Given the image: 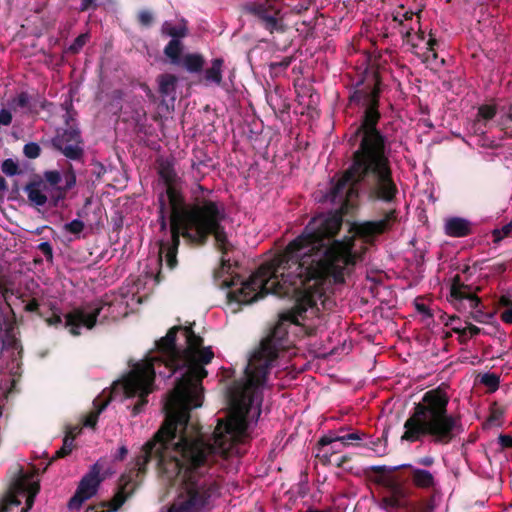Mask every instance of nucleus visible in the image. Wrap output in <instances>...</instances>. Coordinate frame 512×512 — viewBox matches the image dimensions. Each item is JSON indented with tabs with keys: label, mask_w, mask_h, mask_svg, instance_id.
Listing matches in <instances>:
<instances>
[{
	"label": "nucleus",
	"mask_w": 512,
	"mask_h": 512,
	"mask_svg": "<svg viewBox=\"0 0 512 512\" xmlns=\"http://www.w3.org/2000/svg\"><path fill=\"white\" fill-rule=\"evenodd\" d=\"M379 85V77L375 74L373 85L357 89L350 96L351 102L361 104L365 110L350 138V142L360 138L358 148L352 153L351 163L336 181H331L327 199L334 204L348 205L360 193L371 202L390 204L398 194L387 137L377 128L381 118Z\"/></svg>",
	"instance_id": "7ed1b4c3"
},
{
	"label": "nucleus",
	"mask_w": 512,
	"mask_h": 512,
	"mask_svg": "<svg viewBox=\"0 0 512 512\" xmlns=\"http://www.w3.org/2000/svg\"><path fill=\"white\" fill-rule=\"evenodd\" d=\"M397 222V211L391 209L379 220L365 221L355 226L356 235L367 244H373L376 238L392 229Z\"/></svg>",
	"instance_id": "ddd939ff"
},
{
	"label": "nucleus",
	"mask_w": 512,
	"mask_h": 512,
	"mask_svg": "<svg viewBox=\"0 0 512 512\" xmlns=\"http://www.w3.org/2000/svg\"><path fill=\"white\" fill-rule=\"evenodd\" d=\"M158 175L165 185V190L157 197L158 223L160 231L166 232L169 217H195L227 216L225 204L217 199L213 191L198 185L192 191L191 202H187L183 193L182 179L178 176L169 161H161Z\"/></svg>",
	"instance_id": "39448f33"
},
{
	"label": "nucleus",
	"mask_w": 512,
	"mask_h": 512,
	"mask_svg": "<svg viewBox=\"0 0 512 512\" xmlns=\"http://www.w3.org/2000/svg\"><path fill=\"white\" fill-rule=\"evenodd\" d=\"M444 232L447 236L462 238L473 233L472 223L462 217H450L446 219Z\"/></svg>",
	"instance_id": "a211bd4d"
},
{
	"label": "nucleus",
	"mask_w": 512,
	"mask_h": 512,
	"mask_svg": "<svg viewBox=\"0 0 512 512\" xmlns=\"http://www.w3.org/2000/svg\"><path fill=\"white\" fill-rule=\"evenodd\" d=\"M498 443L500 445L501 450L512 448V436L507 434H500L498 437Z\"/></svg>",
	"instance_id": "a18cd8bd"
},
{
	"label": "nucleus",
	"mask_w": 512,
	"mask_h": 512,
	"mask_svg": "<svg viewBox=\"0 0 512 512\" xmlns=\"http://www.w3.org/2000/svg\"><path fill=\"white\" fill-rule=\"evenodd\" d=\"M317 454L316 458L322 463V465L327 466L333 463L332 457L341 451L340 447L337 443L329 444V445H320L319 441L316 444Z\"/></svg>",
	"instance_id": "393cba45"
},
{
	"label": "nucleus",
	"mask_w": 512,
	"mask_h": 512,
	"mask_svg": "<svg viewBox=\"0 0 512 512\" xmlns=\"http://www.w3.org/2000/svg\"><path fill=\"white\" fill-rule=\"evenodd\" d=\"M12 122V113L7 109L0 110V126H9Z\"/></svg>",
	"instance_id": "49530a36"
},
{
	"label": "nucleus",
	"mask_w": 512,
	"mask_h": 512,
	"mask_svg": "<svg viewBox=\"0 0 512 512\" xmlns=\"http://www.w3.org/2000/svg\"><path fill=\"white\" fill-rule=\"evenodd\" d=\"M161 32L163 35L170 36L172 39L185 38L188 35L187 22L182 20L179 25H174L169 21L162 24Z\"/></svg>",
	"instance_id": "b1692460"
},
{
	"label": "nucleus",
	"mask_w": 512,
	"mask_h": 512,
	"mask_svg": "<svg viewBox=\"0 0 512 512\" xmlns=\"http://www.w3.org/2000/svg\"><path fill=\"white\" fill-rule=\"evenodd\" d=\"M248 11L255 15L260 24L270 33L285 31V25L280 18V10L269 3H253L248 6Z\"/></svg>",
	"instance_id": "2eb2a0df"
},
{
	"label": "nucleus",
	"mask_w": 512,
	"mask_h": 512,
	"mask_svg": "<svg viewBox=\"0 0 512 512\" xmlns=\"http://www.w3.org/2000/svg\"><path fill=\"white\" fill-rule=\"evenodd\" d=\"M76 438V434H71V432H66L64 438H63V447L66 449H69V452H72L74 445V440Z\"/></svg>",
	"instance_id": "c03bdc74"
},
{
	"label": "nucleus",
	"mask_w": 512,
	"mask_h": 512,
	"mask_svg": "<svg viewBox=\"0 0 512 512\" xmlns=\"http://www.w3.org/2000/svg\"><path fill=\"white\" fill-rule=\"evenodd\" d=\"M170 238L159 241L158 263L159 271L154 280L157 284L161 283L165 277L163 274V263L169 271H173L178 266V249L180 246V237H183L188 243L195 246H205L208 240L213 236L215 247L225 254L228 250L229 239L223 225L227 216L195 217H169Z\"/></svg>",
	"instance_id": "423d86ee"
},
{
	"label": "nucleus",
	"mask_w": 512,
	"mask_h": 512,
	"mask_svg": "<svg viewBox=\"0 0 512 512\" xmlns=\"http://www.w3.org/2000/svg\"><path fill=\"white\" fill-rule=\"evenodd\" d=\"M51 105L44 97L39 94L31 95V103L29 105V112L38 114L40 110H44L47 106Z\"/></svg>",
	"instance_id": "c756f323"
},
{
	"label": "nucleus",
	"mask_w": 512,
	"mask_h": 512,
	"mask_svg": "<svg viewBox=\"0 0 512 512\" xmlns=\"http://www.w3.org/2000/svg\"><path fill=\"white\" fill-rule=\"evenodd\" d=\"M48 187L49 204L56 208L66 199L67 193L76 186V173L71 164L61 173L58 170H48L41 179Z\"/></svg>",
	"instance_id": "1a4fd4ad"
},
{
	"label": "nucleus",
	"mask_w": 512,
	"mask_h": 512,
	"mask_svg": "<svg viewBox=\"0 0 512 512\" xmlns=\"http://www.w3.org/2000/svg\"><path fill=\"white\" fill-rule=\"evenodd\" d=\"M500 317L504 323L512 324V308H508L502 312Z\"/></svg>",
	"instance_id": "680f3d73"
},
{
	"label": "nucleus",
	"mask_w": 512,
	"mask_h": 512,
	"mask_svg": "<svg viewBox=\"0 0 512 512\" xmlns=\"http://www.w3.org/2000/svg\"><path fill=\"white\" fill-rule=\"evenodd\" d=\"M1 169L7 176H14L19 173L18 164L10 158L2 162Z\"/></svg>",
	"instance_id": "f704fd0d"
},
{
	"label": "nucleus",
	"mask_w": 512,
	"mask_h": 512,
	"mask_svg": "<svg viewBox=\"0 0 512 512\" xmlns=\"http://www.w3.org/2000/svg\"><path fill=\"white\" fill-rule=\"evenodd\" d=\"M92 165V174L96 177V179H100L106 173L105 166L98 161L93 162Z\"/></svg>",
	"instance_id": "de8ad7c7"
},
{
	"label": "nucleus",
	"mask_w": 512,
	"mask_h": 512,
	"mask_svg": "<svg viewBox=\"0 0 512 512\" xmlns=\"http://www.w3.org/2000/svg\"><path fill=\"white\" fill-rule=\"evenodd\" d=\"M159 84V93L162 97H169L175 93L177 77L173 74H161L157 78Z\"/></svg>",
	"instance_id": "a878e982"
},
{
	"label": "nucleus",
	"mask_w": 512,
	"mask_h": 512,
	"mask_svg": "<svg viewBox=\"0 0 512 512\" xmlns=\"http://www.w3.org/2000/svg\"><path fill=\"white\" fill-rule=\"evenodd\" d=\"M224 59L214 58L211 61V67L203 70V76L201 81L205 85L215 84L220 86L222 84V73H223Z\"/></svg>",
	"instance_id": "412c9836"
},
{
	"label": "nucleus",
	"mask_w": 512,
	"mask_h": 512,
	"mask_svg": "<svg viewBox=\"0 0 512 512\" xmlns=\"http://www.w3.org/2000/svg\"><path fill=\"white\" fill-rule=\"evenodd\" d=\"M24 311L27 313H35L38 317L44 318V314L40 311V303L38 299H30L24 306Z\"/></svg>",
	"instance_id": "58836bf2"
},
{
	"label": "nucleus",
	"mask_w": 512,
	"mask_h": 512,
	"mask_svg": "<svg viewBox=\"0 0 512 512\" xmlns=\"http://www.w3.org/2000/svg\"><path fill=\"white\" fill-rule=\"evenodd\" d=\"M180 65L189 73L198 74L203 71L205 58L200 53H187L182 57Z\"/></svg>",
	"instance_id": "5701e85b"
},
{
	"label": "nucleus",
	"mask_w": 512,
	"mask_h": 512,
	"mask_svg": "<svg viewBox=\"0 0 512 512\" xmlns=\"http://www.w3.org/2000/svg\"><path fill=\"white\" fill-rule=\"evenodd\" d=\"M97 0H81L80 11L94 10L97 8Z\"/></svg>",
	"instance_id": "3c124183"
},
{
	"label": "nucleus",
	"mask_w": 512,
	"mask_h": 512,
	"mask_svg": "<svg viewBox=\"0 0 512 512\" xmlns=\"http://www.w3.org/2000/svg\"><path fill=\"white\" fill-rule=\"evenodd\" d=\"M89 38L90 36L88 33L80 34L74 39L73 43L68 47V52L72 54L79 53L85 46V44L88 42Z\"/></svg>",
	"instance_id": "473e14b6"
},
{
	"label": "nucleus",
	"mask_w": 512,
	"mask_h": 512,
	"mask_svg": "<svg viewBox=\"0 0 512 512\" xmlns=\"http://www.w3.org/2000/svg\"><path fill=\"white\" fill-rule=\"evenodd\" d=\"M478 115L485 120H491L496 115V109L490 105H482L478 109Z\"/></svg>",
	"instance_id": "a19ab883"
},
{
	"label": "nucleus",
	"mask_w": 512,
	"mask_h": 512,
	"mask_svg": "<svg viewBox=\"0 0 512 512\" xmlns=\"http://www.w3.org/2000/svg\"><path fill=\"white\" fill-rule=\"evenodd\" d=\"M71 452H69V449H66L65 447H61L59 450L55 452V454L52 456L49 464L57 459L64 458L68 456Z\"/></svg>",
	"instance_id": "4d7b16f0"
},
{
	"label": "nucleus",
	"mask_w": 512,
	"mask_h": 512,
	"mask_svg": "<svg viewBox=\"0 0 512 512\" xmlns=\"http://www.w3.org/2000/svg\"><path fill=\"white\" fill-rule=\"evenodd\" d=\"M401 468L409 469V477L416 488L423 490L435 489L437 481L433 473L425 469L414 467L411 464H403L400 466H372L371 470L374 473L384 474L396 472Z\"/></svg>",
	"instance_id": "4468645a"
},
{
	"label": "nucleus",
	"mask_w": 512,
	"mask_h": 512,
	"mask_svg": "<svg viewBox=\"0 0 512 512\" xmlns=\"http://www.w3.org/2000/svg\"><path fill=\"white\" fill-rule=\"evenodd\" d=\"M416 309L419 313H422L424 315H427L428 317H432V313L430 309L425 304H416Z\"/></svg>",
	"instance_id": "338daca9"
},
{
	"label": "nucleus",
	"mask_w": 512,
	"mask_h": 512,
	"mask_svg": "<svg viewBox=\"0 0 512 512\" xmlns=\"http://www.w3.org/2000/svg\"><path fill=\"white\" fill-rule=\"evenodd\" d=\"M12 103L20 108H26L29 111V105L31 103V95L27 92H21L12 100Z\"/></svg>",
	"instance_id": "c9c22d12"
},
{
	"label": "nucleus",
	"mask_w": 512,
	"mask_h": 512,
	"mask_svg": "<svg viewBox=\"0 0 512 512\" xmlns=\"http://www.w3.org/2000/svg\"><path fill=\"white\" fill-rule=\"evenodd\" d=\"M438 45V41L436 38L432 36V33H430V38L427 42V52H425L422 55V61L423 62H430L432 60H436L438 57V54L435 50V47Z\"/></svg>",
	"instance_id": "7c9ffc66"
},
{
	"label": "nucleus",
	"mask_w": 512,
	"mask_h": 512,
	"mask_svg": "<svg viewBox=\"0 0 512 512\" xmlns=\"http://www.w3.org/2000/svg\"><path fill=\"white\" fill-rule=\"evenodd\" d=\"M499 305L502 307L512 308V295L507 293L499 298Z\"/></svg>",
	"instance_id": "5fc2aeb1"
},
{
	"label": "nucleus",
	"mask_w": 512,
	"mask_h": 512,
	"mask_svg": "<svg viewBox=\"0 0 512 512\" xmlns=\"http://www.w3.org/2000/svg\"><path fill=\"white\" fill-rule=\"evenodd\" d=\"M450 297L454 302H461L463 300H468L469 307L475 311L473 314V319L477 322H482L481 316L483 312L478 310V307L481 304V299L474 293L470 291V286L461 282V278L459 275L454 276L452 279L451 287H450Z\"/></svg>",
	"instance_id": "dca6fc26"
},
{
	"label": "nucleus",
	"mask_w": 512,
	"mask_h": 512,
	"mask_svg": "<svg viewBox=\"0 0 512 512\" xmlns=\"http://www.w3.org/2000/svg\"><path fill=\"white\" fill-rule=\"evenodd\" d=\"M434 509V505L432 502L426 503L423 507H421L420 512H432Z\"/></svg>",
	"instance_id": "774afa93"
},
{
	"label": "nucleus",
	"mask_w": 512,
	"mask_h": 512,
	"mask_svg": "<svg viewBox=\"0 0 512 512\" xmlns=\"http://www.w3.org/2000/svg\"><path fill=\"white\" fill-rule=\"evenodd\" d=\"M506 271L505 263H497L491 267V272L494 274H502Z\"/></svg>",
	"instance_id": "69168bd1"
},
{
	"label": "nucleus",
	"mask_w": 512,
	"mask_h": 512,
	"mask_svg": "<svg viewBox=\"0 0 512 512\" xmlns=\"http://www.w3.org/2000/svg\"><path fill=\"white\" fill-rule=\"evenodd\" d=\"M63 108L66 110V114H65V123L66 125L69 127V126H72L70 124V121H73L74 118H73V115L75 114L74 110H73V107H72V104L71 103H64L63 105Z\"/></svg>",
	"instance_id": "09e8293b"
},
{
	"label": "nucleus",
	"mask_w": 512,
	"mask_h": 512,
	"mask_svg": "<svg viewBox=\"0 0 512 512\" xmlns=\"http://www.w3.org/2000/svg\"><path fill=\"white\" fill-rule=\"evenodd\" d=\"M466 329H467V331H468V333H469L470 337H474V336H476V335L480 334V333H481V331H482V329H481V328H479V327H477V326H475V325H473V324H471V323H469V324L466 326Z\"/></svg>",
	"instance_id": "0e129e2a"
},
{
	"label": "nucleus",
	"mask_w": 512,
	"mask_h": 512,
	"mask_svg": "<svg viewBox=\"0 0 512 512\" xmlns=\"http://www.w3.org/2000/svg\"><path fill=\"white\" fill-rule=\"evenodd\" d=\"M366 437V434L362 431H352L347 434H340L338 432H329L327 435L322 436L319 439L320 445H329L333 443H337V445L342 449L343 447H347L350 445L353 446H361L360 441Z\"/></svg>",
	"instance_id": "f3484780"
},
{
	"label": "nucleus",
	"mask_w": 512,
	"mask_h": 512,
	"mask_svg": "<svg viewBox=\"0 0 512 512\" xmlns=\"http://www.w3.org/2000/svg\"><path fill=\"white\" fill-rule=\"evenodd\" d=\"M84 222L79 219H74L64 225V229L71 234H80L84 230Z\"/></svg>",
	"instance_id": "e433bc0d"
},
{
	"label": "nucleus",
	"mask_w": 512,
	"mask_h": 512,
	"mask_svg": "<svg viewBox=\"0 0 512 512\" xmlns=\"http://www.w3.org/2000/svg\"><path fill=\"white\" fill-rule=\"evenodd\" d=\"M11 506H14V505L12 503H10V489H9L6 498L3 499L2 502L0 503V512H9Z\"/></svg>",
	"instance_id": "6e6d98bb"
},
{
	"label": "nucleus",
	"mask_w": 512,
	"mask_h": 512,
	"mask_svg": "<svg viewBox=\"0 0 512 512\" xmlns=\"http://www.w3.org/2000/svg\"><path fill=\"white\" fill-rule=\"evenodd\" d=\"M480 382L486 386L491 392H494L499 387V376L495 373H485L482 375Z\"/></svg>",
	"instance_id": "2f4dec72"
},
{
	"label": "nucleus",
	"mask_w": 512,
	"mask_h": 512,
	"mask_svg": "<svg viewBox=\"0 0 512 512\" xmlns=\"http://www.w3.org/2000/svg\"><path fill=\"white\" fill-rule=\"evenodd\" d=\"M351 456L349 455H343L341 457H338L333 461L332 464H334L337 468H344L345 464L349 461H351Z\"/></svg>",
	"instance_id": "bf43d9fd"
},
{
	"label": "nucleus",
	"mask_w": 512,
	"mask_h": 512,
	"mask_svg": "<svg viewBox=\"0 0 512 512\" xmlns=\"http://www.w3.org/2000/svg\"><path fill=\"white\" fill-rule=\"evenodd\" d=\"M137 20L141 26L149 27L154 21V16L149 10H141L137 15Z\"/></svg>",
	"instance_id": "ea45409f"
},
{
	"label": "nucleus",
	"mask_w": 512,
	"mask_h": 512,
	"mask_svg": "<svg viewBox=\"0 0 512 512\" xmlns=\"http://www.w3.org/2000/svg\"><path fill=\"white\" fill-rule=\"evenodd\" d=\"M435 463V459L432 456H424L417 459V464L424 466V467H430Z\"/></svg>",
	"instance_id": "13d9d810"
},
{
	"label": "nucleus",
	"mask_w": 512,
	"mask_h": 512,
	"mask_svg": "<svg viewBox=\"0 0 512 512\" xmlns=\"http://www.w3.org/2000/svg\"><path fill=\"white\" fill-rule=\"evenodd\" d=\"M183 43L179 39H171L164 48V55L173 65H180Z\"/></svg>",
	"instance_id": "bb28decb"
},
{
	"label": "nucleus",
	"mask_w": 512,
	"mask_h": 512,
	"mask_svg": "<svg viewBox=\"0 0 512 512\" xmlns=\"http://www.w3.org/2000/svg\"><path fill=\"white\" fill-rule=\"evenodd\" d=\"M382 440L380 438H377L376 440H369L368 442L361 444V446H364L366 448H369L373 451H377V446L381 444Z\"/></svg>",
	"instance_id": "e2e57ef3"
},
{
	"label": "nucleus",
	"mask_w": 512,
	"mask_h": 512,
	"mask_svg": "<svg viewBox=\"0 0 512 512\" xmlns=\"http://www.w3.org/2000/svg\"><path fill=\"white\" fill-rule=\"evenodd\" d=\"M109 401H101L100 402V399L99 398H96L94 401H93V404L95 406V412L98 413L99 415L105 410V408L107 407Z\"/></svg>",
	"instance_id": "052dcab7"
},
{
	"label": "nucleus",
	"mask_w": 512,
	"mask_h": 512,
	"mask_svg": "<svg viewBox=\"0 0 512 512\" xmlns=\"http://www.w3.org/2000/svg\"><path fill=\"white\" fill-rule=\"evenodd\" d=\"M102 308V305L99 304L94 305L89 310L82 307L75 308L65 315V322H63L59 308L55 304H51L52 314L50 316L44 315L42 319L49 327L59 328L63 326L69 329L71 335L79 336L81 327L92 329L96 325Z\"/></svg>",
	"instance_id": "6e6552de"
},
{
	"label": "nucleus",
	"mask_w": 512,
	"mask_h": 512,
	"mask_svg": "<svg viewBox=\"0 0 512 512\" xmlns=\"http://www.w3.org/2000/svg\"><path fill=\"white\" fill-rule=\"evenodd\" d=\"M452 331L458 334V341L461 344H466L468 342L469 338H471L466 327L452 328Z\"/></svg>",
	"instance_id": "37998d69"
},
{
	"label": "nucleus",
	"mask_w": 512,
	"mask_h": 512,
	"mask_svg": "<svg viewBox=\"0 0 512 512\" xmlns=\"http://www.w3.org/2000/svg\"><path fill=\"white\" fill-rule=\"evenodd\" d=\"M512 232V220L504 225L501 229H495L493 231L494 242L501 241L504 237H507Z\"/></svg>",
	"instance_id": "4c0bfd02"
},
{
	"label": "nucleus",
	"mask_w": 512,
	"mask_h": 512,
	"mask_svg": "<svg viewBox=\"0 0 512 512\" xmlns=\"http://www.w3.org/2000/svg\"><path fill=\"white\" fill-rule=\"evenodd\" d=\"M99 414L94 412H91L89 415L86 416L84 425L86 427L95 428L97 421H98Z\"/></svg>",
	"instance_id": "8fccbe9b"
},
{
	"label": "nucleus",
	"mask_w": 512,
	"mask_h": 512,
	"mask_svg": "<svg viewBox=\"0 0 512 512\" xmlns=\"http://www.w3.org/2000/svg\"><path fill=\"white\" fill-rule=\"evenodd\" d=\"M24 191L34 206H44L49 202V197L44 193L48 192V187L43 180L30 181L25 185Z\"/></svg>",
	"instance_id": "6ab92c4d"
},
{
	"label": "nucleus",
	"mask_w": 512,
	"mask_h": 512,
	"mask_svg": "<svg viewBox=\"0 0 512 512\" xmlns=\"http://www.w3.org/2000/svg\"><path fill=\"white\" fill-rule=\"evenodd\" d=\"M14 281L11 275L4 271L3 267L0 265V297L2 299L1 302L9 308L10 312L14 315V310L9 302V299L12 295H14Z\"/></svg>",
	"instance_id": "4be33fe9"
},
{
	"label": "nucleus",
	"mask_w": 512,
	"mask_h": 512,
	"mask_svg": "<svg viewBox=\"0 0 512 512\" xmlns=\"http://www.w3.org/2000/svg\"><path fill=\"white\" fill-rule=\"evenodd\" d=\"M15 325H12L5 329L3 333L1 334V343L2 348H10L13 350L18 349L21 347L20 341L16 338L14 334Z\"/></svg>",
	"instance_id": "cd10ccee"
},
{
	"label": "nucleus",
	"mask_w": 512,
	"mask_h": 512,
	"mask_svg": "<svg viewBox=\"0 0 512 512\" xmlns=\"http://www.w3.org/2000/svg\"><path fill=\"white\" fill-rule=\"evenodd\" d=\"M37 248L43 253L48 262H53V248L49 242H42Z\"/></svg>",
	"instance_id": "79ce46f5"
},
{
	"label": "nucleus",
	"mask_w": 512,
	"mask_h": 512,
	"mask_svg": "<svg viewBox=\"0 0 512 512\" xmlns=\"http://www.w3.org/2000/svg\"><path fill=\"white\" fill-rule=\"evenodd\" d=\"M297 323V315L283 314L262 339L245 369V379L236 381L229 390L232 412L218 419L212 441L198 435L190 424V412L202 406V380L207 377L205 365L214 358L211 347H203V338L194 331L195 323L175 325L156 341V349L164 357L169 376L184 370L164 405L165 420L143 445L137 463L140 469L155 456L158 469L168 479L181 477L178 495L166 512H203L213 498L221 494V478L216 471L220 460L228 459L237 443L247 436V418L256 404L260 415L261 387L279 353L291 347L288 328Z\"/></svg>",
	"instance_id": "f257e3e1"
},
{
	"label": "nucleus",
	"mask_w": 512,
	"mask_h": 512,
	"mask_svg": "<svg viewBox=\"0 0 512 512\" xmlns=\"http://www.w3.org/2000/svg\"><path fill=\"white\" fill-rule=\"evenodd\" d=\"M101 466L98 463L93 464L89 471L82 477L75 494L70 498L68 507L79 509L82 504L93 497L98 490L103 478L100 477Z\"/></svg>",
	"instance_id": "9b49d317"
},
{
	"label": "nucleus",
	"mask_w": 512,
	"mask_h": 512,
	"mask_svg": "<svg viewBox=\"0 0 512 512\" xmlns=\"http://www.w3.org/2000/svg\"><path fill=\"white\" fill-rule=\"evenodd\" d=\"M232 245L231 243L229 242V245H228V250L225 254H222V257H221V271H228L230 268H231V263H230V260L229 259H226L225 256L228 254L229 250L231 249Z\"/></svg>",
	"instance_id": "864d4df0"
},
{
	"label": "nucleus",
	"mask_w": 512,
	"mask_h": 512,
	"mask_svg": "<svg viewBox=\"0 0 512 512\" xmlns=\"http://www.w3.org/2000/svg\"><path fill=\"white\" fill-rule=\"evenodd\" d=\"M82 144L81 132L74 126H69L62 132H58L52 139V146L66 158L74 161H80L84 156Z\"/></svg>",
	"instance_id": "9d476101"
},
{
	"label": "nucleus",
	"mask_w": 512,
	"mask_h": 512,
	"mask_svg": "<svg viewBox=\"0 0 512 512\" xmlns=\"http://www.w3.org/2000/svg\"><path fill=\"white\" fill-rule=\"evenodd\" d=\"M376 483L388 490V495L406 500L409 496L408 490L396 476H385L376 479Z\"/></svg>",
	"instance_id": "aec40b11"
},
{
	"label": "nucleus",
	"mask_w": 512,
	"mask_h": 512,
	"mask_svg": "<svg viewBox=\"0 0 512 512\" xmlns=\"http://www.w3.org/2000/svg\"><path fill=\"white\" fill-rule=\"evenodd\" d=\"M155 379V369L153 363L147 361L138 363L123 379V390L126 398L138 397L131 408L133 417L139 415L147 405L148 395L152 392V385Z\"/></svg>",
	"instance_id": "0eeeda50"
},
{
	"label": "nucleus",
	"mask_w": 512,
	"mask_h": 512,
	"mask_svg": "<svg viewBox=\"0 0 512 512\" xmlns=\"http://www.w3.org/2000/svg\"><path fill=\"white\" fill-rule=\"evenodd\" d=\"M31 477L20 470L19 476L10 485V503L19 506L21 504L19 497H26L25 507L21 509V512H29L40 490L39 483L31 481Z\"/></svg>",
	"instance_id": "f8f14e48"
},
{
	"label": "nucleus",
	"mask_w": 512,
	"mask_h": 512,
	"mask_svg": "<svg viewBox=\"0 0 512 512\" xmlns=\"http://www.w3.org/2000/svg\"><path fill=\"white\" fill-rule=\"evenodd\" d=\"M342 226L338 214L313 217L301 234L270 261L263 263L247 280L240 276L223 280L221 286L235 290L227 294L229 302L250 304L268 294L279 297L298 295L295 306L298 316L317 306L322 297V283L327 277L344 280L350 263L351 245L335 240Z\"/></svg>",
	"instance_id": "f03ea898"
},
{
	"label": "nucleus",
	"mask_w": 512,
	"mask_h": 512,
	"mask_svg": "<svg viewBox=\"0 0 512 512\" xmlns=\"http://www.w3.org/2000/svg\"><path fill=\"white\" fill-rule=\"evenodd\" d=\"M23 153L29 159H36L41 154V147L35 142H29L24 145Z\"/></svg>",
	"instance_id": "72a5a7b5"
},
{
	"label": "nucleus",
	"mask_w": 512,
	"mask_h": 512,
	"mask_svg": "<svg viewBox=\"0 0 512 512\" xmlns=\"http://www.w3.org/2000/svg\"><path fill=\"white\" fill-rule=\"evenodd\" d=\"M450 397L440 387L428 390L404 423L402 441L415 443L427 438L435 446H447L463 432L459 416L448 412Z\"/></svg>",
	"instance_id": "20e7f679"
},
{
	"label": "nucleus",
	"mask_w": 512,
	"mask_h": 512,
	"mask_svg": "<svg viewBox=\"0 0 512 512\" xmlns=\"http://www.w3.org/2000/svg\"><path fill=\"white\" fill-rule=\"evenodd\" d=\"M128 455V449L125 445H122L118 448L117 452L114 454L113 459L115 461H123Z\"/></svg>",
	"instance_id": "603ef678"
},
{
	"label": "nucleus",
	"mask_w": 512,
	"mask_h": 512,
	"mask_svg": "<svg viewBox=\"0 0 512 512\" xmlns=\"http://www.w3.org/2000/svg\"><path fill=\"white\" fill-rule=\"evenodd\" d=\"M408 505L406 500L399 499L394 496L386 495L381 499L380 507L388 512L391 510L406 508Z\"/></svg>",
	"instance_id": "c85d7f7f"
}]
</instances>
